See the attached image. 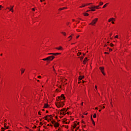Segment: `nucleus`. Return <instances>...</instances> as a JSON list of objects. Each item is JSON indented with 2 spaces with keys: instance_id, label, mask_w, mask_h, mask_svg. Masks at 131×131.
Listing matches in <instances>:
<instances>
[{
  "instance_id": "ddd939ff",
  "label": "nucleus",
  "mask_w": 131,
  "mask_h": 131,
  "mask_svg": "<svg viewBox=\"0 0 131 131\" xmlns=\"http://www.w3.org/2000/svg\"><path fill=\"white\" fill-rule=\"evenodd\" d=\"M91 120L93 124L95 126L96 125L95 121H94V119H93V115H91Z\"/></svg>"
},
{
  "instance_id": "4d7b16f0",
  "label": "nucleus",
  "mask_w": 131,
  "mask_h": 131,
  "mask_svg": "<svg viewBox=\"0 0 131 131\" xmlns=\"http://www.w3.org/2000/svg\"><path fill=\"white\" fill-rule=\"evenodd\" d=\"M102 109H105V106H103L102 107Z\"/></svg>"
},
{
  "instance_id": "bf43d9fd",
  "label": "nucleus",
  "mask_w": 131,
  "mask_h": 131,
  "mask_svg": "<svg viewBox=\"0 0 131 131\" xmlns=\"http://www.w3.org/2000/svg\"><path fill=\"white\" fill-rule=\"evenodd\" d=\"M72 22H74V21H75V19H73L72 20Z\"/></svg>"
},
{
  "instance_id": "79ce46f5",
  "label": "nucleus",
  "mask_w": 131,
  "mask_h": 131,
  "mask_svg": "<svg viewBox=\"0 0 131 131\" xmlns=\"http://www.w3.org/2000/svg\"><path fill=\"white\" fill-rule=\"evenodd\" d=\"M53 71L54 72H56V70H55V68H54V66H53Z\"/></svg>"
},
{
  "instance_id": "6e6552de",
  "label": "nucleus",
  "mask_w": 131,
  "mask_h": 131,
  "mask_svg": "<svg viewBox=\"0 0 131 131\" xmlns=\"http://www.w3.org/2000/svg\"><path fill=\"white\" fill-rule=\"evenodd\" d=\"M93 3H89V4H82L80 6H79V8H84L85 6H90V5H92Z\"/></svg>"
},
{
  "instance_id": "c756f323",
  "label": "nucleus",
  "mask_w": 131,
  "mask_h": 131,
  "mask_svg": "<svg viewBox=\"0 0 131 131\" xmlns=\"http://www.w3.org/2000/svg\"><path fill=\"white\" fill-rule=\"evenodd\" d=\"M97 118V114H94L93 115V118Z\"/></svg>"
},
{
  "instance_id": "37998d69",
  "label": "nucleus",
  "mask_w": 131,
  "mask_h": 131,
  "mask_svg": "<svg viewBox=\"0 0 131 131\" xmlns=\"http://www.w3.org/2000/svg\"><path fill=\"white\" fill-rule=\"evenodd\" d=\"M83 56L80 57V60H83Z\"/></svg>"
},
{
  "instance_id": "b1692460",
  "label": "nucleus",
  "mask_w": 131,
  "mask_h": 131,
  "mask_svg": "<svg viewBox=\"0 0 131 131\" xmlns=\"http://www.w3.org/2000/svg\"><path fill=\"white\" fill-rule=\"evenodd\" d=\"M114 20V18H110L108 20V22H111L112 21H113Z\"/></svg>"
},
{
  "instance_id": "a878e982",
  "label": "nucleus",
  "mask_w": 131,
  "mask_h": 131,
  "mask_svg": "<svg viewBox=\"0 0 131 131\" xmlns=\"http://www.w3.org/2000/svg\"><path fill=\"white\" fill-rule=\"evenodd\" d=\"M72 126L73 127V128H75L76 126H77V124L74 123V125Z\"/></svg>"
},
{
  "instance_id": "cd10ccee",
  "label": "nucleus",
  "mask_w": 131,
  "mask_h": 131,
  "mask_svg": "<svg viewBox=\"0 0 131 131\" xmlns=\"http://www.w3.org/2000/svg\"><path fill=\"white\" fill-rule=\"evenodd\" d=\"M104 4V3L102 2L99 3V6H103V5Z\"/></svg>"
},
{
  "instance_id": "6ab92c4d",
  "label": "nucleus",
  "mask_w": 131,
  "mask_h": 131,
  "mask_svg": "<svg viewBox=\"0 0 131 131\" xmlns=\"http://www.w3.org/2000/svg\"><path fill=\"white\" fill-rule=\"evenodd\" d=\"M54 127H58L59 126V123H55L54 124Z\"/></svg>"
},
{
  "instance_id": "0eeeda50",
  "label": "nucleus",
  "mask_w": 131,
  "mask_h": 131,
  "mask_svg": "<svg viewBox=\"0 0 131 131\" xmlns=\"http://www.w3.org/2000/svg\"><path fill=\"white\" fill-rule=\"evenodd\" d=\"M48 61H53L55 59V56H51L47 57Z\"/></svg>"
},
{
  "instance_id": "473e14b6",
  "label": "nucleus",
  "mask_w": 131,
  "mask_h": 131,
  "mask_svg": "<svg viewBox=\"0 0 131 131\" xmlns=\"http://www.w3.org/2000/svg\"><path fill=\"white\" fill-rule=\"evenodd\" d=\"M107 49H109V52H112L113 50L111 49V48H109V47H107Z\"/></svg>"
},
{
  "instance_id": "aec40b11",
  "label": "nucleus",
  "mask_w": 131,
  "mask_h": 131,
  "mask_svg": "<svg viewBox=\"0 0 131 131\" xmlns=\"http://www.w3.org/2000/svg\"><path fill=\"white\" fill-rule=\"evenodd\" d=\"M66 9H67V7H62L61 8H59L58 9V11H63V10H65Z\"/></svg>"
},
{
  "instance_id": "338daca9",
  "label": "nucleus",
  "mask_w": 131,
  "mask_h": 131,
  "mask_svg": "<svg viewBox=\"0 0 131 131\" xmlns=\"http://www.w3.org/2000/svg\"><path fill=\"white\" fill-rule=\"evenodd\" d=\"M114 23H115L114 21H112V24H114Z\"/></svg>"
},
{
  "instance_id": "09e8293b",
  "label": "nucleus",
  "mask_w": 131,
  "mask_h": 131,
  "mask_svg": "<svg viewBox=\"0 0 131 131\" xmlns=\"http://www.w3.org/2000/svg\"><path fill=\"white\" fill-rule=\"evenodd\" d=\"M81 106H83V102H81Z\"/></svg>"
},
{
  "instance_id": "49530a36",
  "label": "nucleus",
  "mask_w": 131,
  "mask_h": 131,
  "mask_svg": "<svg viewBox=\"0 0 131 131\" xmlns=\"http://www.w3.org/2000/svg\"><path fill=\"white\" fill-rule=\"evenodd\" d=\"M33 128H36V125H34V126L33 127Z\"/></svg>"
},
{
  "instance_id": "774afa93",
  "label": "nucleus",
  "mask_w": 131,
  "mask_h": 131,
  "mask_svg": "<svg viewBox=\"0 0 131 131\" xmlns=\"http://www.w3.org/2000/svg\"><path fill=\"white\" fill-rule=\"evenodd\" d=\"M78 37H79V35L77 36L76 37V38H78Z\"/></svg>"
},
{
  "instance_id": "5fc2aeb1",
  "label": "nucleus",
  "mask_w": 131,
  "mask_h": 131,
  "mask_svg": "<svg viewBox=\"0 0 131 131\" xmlns=\"http://www.w3.org/2000/svg\"><path fill=\"white\" fill-rule=\"evenodd\" d=\"M40 2L41 3H42V2H45V0H40Z\"/></svg>"
},
{
  "instance_id": "5701e85b",
  "label": "nucleus",
  "mask_w": 131,
  "mask_h": 131,
  "mask_svg": "<svg viewBox=\"0 0 131 131\" xmlns=\"http://www.w3.org/2000/svg\"><path fill=\"white\" fill-rule=\"evenodd\" d=\"M6 125H7V123H4V127H5L6 129H9V126H7Z\"/></svg>"
},
{
  "instance_id": "ea45409f",
  "label": "nucleus",
  "mask_w": 131,
  "mask_h": 131,
  "mask_svg": "<svg viewBox=\"0 0 131 131\" xmlns=\"http://www.w3.org/2000/svg\"><path fill=\"white\" fill-rule=\"evenodd\" d=\"M104 54H105V55H109V53L106 52H104Z\"/></svg>"
},
{
  "instance_id": "58836bf2",
  "label": "nucleus",
  "mask_w": 131,
  "mask_h": 131,
  "mask_svg": "<svg viewBox=\"0 0 131 131\" xmlns=\"http://www.w3.org/2000/svg\"><path fill=\"white\" fill-rule=\"evenodd\" d=\"M1 129H2V130L1 131H5V128H4V127H2L1 128Z\"/></svg>"
},
{
  "instance_id": "f257e3e1",
  "label": "nucleus",
  "mask_w": 131,
  "mask_h": 131,
  "mask_svg": "<svg viewBox=\"0 0 131 131\" xmlns=\"http://www.w3.org/2000/svg\"><path fill=\"white\" fill-rule=\"evenodd\" d=\"M64 102H65V101H63V100L60 101L59 102H56L55 105L56 107H57V108H62V107H63V106L65 105L64 104Z\"/></svg>"
},
{
  "instance_id": "69168bd1",
  "label": "nucleus",
  "mask_w": 131,
  "mask_h": 131,
  "mask_svg": "<svg viewBox=\"0 0 131 131\" xmlns=\"http://www.w3.org/2000/svg\"><path fill=\"white\" fill-rule=\"evenodd\" d=\"M66 128H68V125L66 126Z\"/></svg>"
},
{
  "instance_id": "c85d7f7f",
  "label": "nucleus",
  "mask_w": 131,
  "mask_h": 131,
  "mask_svg": "<svg viewBox=\"0 0 131 131\" xmlns=\"http://www.w3.org/2000/svg\"><path fill=\"white\" fill-rule=\"evenodd\" d=\"M42 60V61H48V57H47L46 58H43Z\"/></svg>"
},
{
  "instance_id": "3c124183",
  "label": "nucleus",
  "mask_w": 131,
  "mask_h": 131,
  "mask_svg": "<svg viewBox=\"0 0 131 131\" xmlns=\"http://www.w3.org/2000/svg\"><path fill=\"white\" fill-rule=\"evenodd\" d=\"M38 78H41V76H38Z\"/></svg>"
},
{
  "instance_id": "20e7f679",
  "label": "nucleus",
  "mask_w": 131,
  "mask_h": 131,
  "mask_svg": "<svg viewBox=\"0 0 131 131\" xmlns=\"http://www.w3.org/2000/svg\"><path fill=\"white\" fill-rule=\"evenodd\" d=\"M61 112L62 113H60V114H62V115H66V112H67V110H66V108H62Z\"/></svg>"
},
{
  "instance_id": "052dcab7",
  "label": "nucleus",
  "mask_w": 131,
  "mask_h": 131,
  "mask_svg": "<svg viewBox=\"0 0 131 131\" xmlns=\"http://www.w3.org/2000/svg\"><path fill=\"white\" fill-rule=\"evenodd\" d=\"M40 125H42V122H40Z\"/></svg>"
},
{
  "instance_id": "9b49d317",
  "label": "nucleus",
  "mask_w": 131,
  "mask_h": 131,
  "mask_svg": "<svg viewBox=\"0 0 131 131\" xmlns=\"http://www.w3.org/2000/svg\"><path fill=\"white\" fill-rule=\"evenodd\" d=\"M49 117H52V115H47L44 118H42V119H45V120H48Z\"/></svg>"
},
{
  "instance_id": "603ef678",
  "label": "nucleus",
  "mask_w": 131,
  "mask_h": 131,
  "mask_svg": "<svg viewBox=\"0 0 131 131\" xmlns=\"http://www.w3.org/2000/svg\"><path fill=\"white\" fill-rule=\"evenodd\" d=\"M110 37L112 36V33H111L110 34Z\"/></svg>"
},
{
  "instance_id": "8fccbe9b",
  "label": "nucleus",
  "mask_w": 131,
  "mask_h": 131,
  "mask_svg": "<svg viewBox=\"0 0 131 131\" xmlns=\"http://www.w3.org/2000/svg\"><path fill=\"white\" fill-rule=\"evenodd\" d=\"M80 23V21L79 20L77 21V24H78Z\"/></svg>"
},
{
  "instance_id": "f8f14e48",
  "label": "nucleus",
  "mask_w": 131,
  "mask_h": 131,
  "mask_svg": "<svg viewBox=\"0 0 131 131\" xmlns=\"http://www.w3.org/2000/svg\"><path fill=\"white\" fill-rule=\"evenodd\" d=\"M49 55H53L54 56H59V55H61L60 53H49Z\"/></svg>"
},
{
  "instance_id": "72a5a7b5",
  "label": "nucleus",
  "mask_w": 131,
  "mask_h": 131,
  "mask_svg": "<svg viewBox=\"0 0 131 131\" xmlns=\"http://www.w3.org/2000/svg\"><path fill=\"white\" fill-rule=\"evenodd\" d=\"M110 47H114V45L113 43H111L110 44Z\"/></svg>"
},
{
  "instance_id": "a18cd8bd",
  "label": "nucleus",
  "mask_w": 131,
  "mask_h": 131,
  "mask_svg": "<svg viewBox=\"0 0 131 131\" xmlns=\"http://www.w3.org/2000/svg\"><path fill=\"white\" fill-rule=\"evenodd\" d=\"M32 11H33V12H34V11H35V9L32 8Z\"/></svg>"
},
{
  "instance_id": "6e6d98bb",
  "label": "nucleus",
  "mask_w": 131,
  "mask_h": 131,
  "mask_svg": "<svg viewBox=\"0 0 131 131\" xmlns=\"http://www.w3.org/2000/svg\"><path fill=\"white\" fill-rule=\"evenodd\" d=\"M84 115H88V113H84Z\"/></svg>"
},
{
  "instance_id": "f03ea898",
  "label": "nucleus",
  "mask_w": 131,
  "mask_h": 131,
  "mask_svg": "<svg viewBox=\"0 0 131 131\" xmlns=\"http://www.w3.org/2000/svg\"><path fill=\"white\" fill-rule=\"evenodd\" d=\"M56 101H65V96L64 94H61L60 96H58L56 98Z\"/></svg>"
},
{
  "instance_id": "de8ad7c7",
  "label": "nucleus",
  "mask_w": 131,
  "mask_h": 131,
  "mask_svg": "<svg viewBox=\"0 0 131 131\" xmlns=\"http://www.w3.org/2000/svg\"><path fill=\"white\" fill-rule=\"evenodd\" d=\"M73 129H74V128H73V127L72 126V127H71V130L73 131Z\"/></svg>"
},
{
  "instance_id": "e2e57ef3",
  "label": "nucleus",
  "mask_w": 131,
  "mask_h": 131,
  "mask_svg": "<svg viewBox=\"0 0 131 131\" xmlns=\"http://www.w3.org/2000/svg\"><path fill=\"white\" fill-rule=\"evenodd\" d=\"M2 5H0V10H2Z\"/></svg>"
},
{
  "instance_id": "a211bd4d",
  "label": "nucleus",
  "mask_w": 131,
  "mask_h": 131,
  "mask_svg": "<svg viewBox=\"0 0 131 131\" xmlns=\"http://www.w3.org/2000/svg\"><path fill=\"white\" fill-rule=\"evenodd\" d=\"M56 50H58V51H62L63 50V48L61 46H60L58 48H56Z\"/></svg>"
},
{
  "instance_id": "7ed1b4c3",
  "label": "nucleus",
  "mask_w": 131,
  "mask_h": 131,
  "mask_svg": "<svg viewBox=\"0 0 131 131\" xmlns=\"http://www.w3.org/2000/svg\"><path fill=\"white\" fill-rule=\"evenodd\" d=\"M97 22H98V18H96L93 19L92 21L89 24V25H95V24H97Z\"/></svg>"
},
{
  "instance_id": "c03bdc74",
  "label": "nucleus",
  "mask_w": 131,
  "mask_h": 131,
  "mask_svg": "<svg viewBox=\"0 0 131 131\" xmlns=\"http://www.w3.org/2000/svg\"><path fill=\"white\" fill-rule=\"evenodd\" d=\"M109 43H110V42H109V41H107V43H106V45H107V46H109Z\"/></svg>"
},
{
  "instance_id": "1a4fd4ad",
  "label": "nucleus",
  "mask_w": 131,
  "mask_h": 131,
  "mask_svg": "<svg viewBox=\"0 0 131 131\" xmlns=\"http://www.w3.org/2000/svg\"><path fill=\"white\" fill-rule=\"evenodd\" d=\"M89 8L90 9L91 12H95V11H96V8H95V6L89 7Z\"/></svg>"
},
{
  "instance_id": "4c0bfd02",
  "label": "nucleus",
  "mask_w": 131,
  "mask_h": 131,
  "mask_svg": "<svg viewBox=\"0 0 131 131\" xmlns=\"http://www.w3.org/2000/svg\"><path fill=\"white\" fill-rule=\"evenodd\" d=\"M38 114L39 115H41V112L39 111V112H38Z\"/></svg>"
},
{
  "instance_id": "393cba45",
  "label": "nucleus",
  "mask_w": 131,
  "mask_h": 131,
  "mask_svg": "<svg viewBox=\"0 0 131 131\" xmlns=\"http://www.w3.org/2000/svg\"><path fill=\"white\" fill-rule=\"evenodd\" d=\"M89 13H86V12H84L83 13V15L85 16V17H88V16H89Z\"/></svg>"
},
{
  "instance_id": "c9c22d12",
  "label": "nucleus",
  "mask_w": 131,
  "mask_h": 131,
  "mask_svg": "<svg viewBox=\"0 0 131 131\" xmlns=\"http://www.w3.org/2000/svg\"><path fill=\"white\" fill-rule=\"evenodd\" d=\"M76 31H77V32H81V31L78 29L76 30Z\"/></svg>"
},
{
  "instance_id": "412c9836",
  "label": "nucleus",
  "mask_w": 131,
  "mask_h": 131,
  "mask_svg": "<svg viewBox=\"0 0 131 131\" xmlns=\"http://www.w3.org/2000/svg\"><path fill=\"white\" fill-rule=\"evenodd\" d=\"M20 71H21V74H23V73H24V72H25V69H21Z\"/></svg>"
},
{
  "instance_id": "4468645a",
  "label": "nucleus",
  "mask_w": 131,
  "mask_h": 131,
  "mask_svg": "<svg viewBox=\"0 0 131 131\" xmlns=\"http://www.w3.org/2000/svg\"><path fill=\"white\" fill-rule=\"evenodd\" d=\"M60 33L63 35V36H66L67 35V33L64 31L60 32Z\"/></svg>"
},
{
  "instance_id": "a19ab883",
  "label": "nucleus",
  "mask_w": 131,
  "mask_h": 131,
  "mask_svg": "<svg viewBox=\"0 0 131 131\" xmlns=\"http://www.w3.org/2000/svg\"><path fill=\"white\" fill-rule=\"evenodd\" d=\"M115 38H118V35H116L115 36Z\"/></svg>"
},
{
  "instance_id": "dca6fc26",
  "label": "nucleus",
  "mask_w": 131,
  "mask_h": 131,
  "mask_svg": "<svg viewBox=\"0 0 131 131\" xmlns=\"http://www.w3.org/2000/svg\"><path fill=\"white\" fill-rule=\"evenodd\" d=\"M73 36H74V34H72L70 36H69L68 37V38L69 39H70L69 40H71V39H72V37H73Z\"/></svg>"
},
{
  "instance_id": "13d9d810",
  "label": "nucleus",
  "mask_w": 131,
  "mask_h": 131,
  "mask_svg": "<svg viewBox=\"0 0 131 131\" xmlns=\"http://www.w3.org/2000/svg\"><path fill=\"white\" fill-rule=\"evenodd\" d=\"M79 126L77 127L76 128V130H77V129H79Z\"/></svg>"
},
{
  "instance_id": "e433bc0d",
  "label": "nucleus",
  "mask_w": 131,
  "mask_h": 131,
  "mask_svg": "<svg viewBox=\"0 0 131 131\" xmlns=\"http://www.w3.org/2000/svg\"><path fill=\"white\" fill-rule=\"evenodd\" d=\"M66 24H67V26H68V25H69L70 24H71V23H70V22L68 21Z\"/></svg>"
},
{
  "instance_id": "2f4dec72",
  "label": "nucleus",
  "mask_w": 131,
  "mask_h": 131,
  "mask_svg": "<svg viewBox=\"0 0 131 131\" xmlns=\"http://www.w3.org/2000/svg\"><path fill=\"white\" fill-rule=\"evenodd\" d=\"M95 89H96V92H97V91H98V86H97V85H96L95 86Z\"/></svg>"
},
{
  "instance_id": "2eb2a0df",
  "label": "nucleus",
  "mask_w": 131,
  "mask_h": 131,
  "mask_svg": "<svg viewBox=\"0 0 131 131\" xmlns=\"http://www.w3.org/2000/svg\"><path fill=\"white\" fill-rule=\"evenodd\" d=\"M83 78H84V76H79L78 78L79 81H80V80H81L82 79H83Z\"/></svg>"
},
{
  "instance_id": "7c9ffc66",
  "label": "nucleus",
  "mask_w": 131,
  "mask_h": 131,
  "mask_svg": "<svg viewBox=\"0 0 131 131\" xmlns=\"http://www.w3.org/2000/svg\"><path fill=\"white\" fill-rule=\"evenodd\" d=\"M80 55H81V52H78V53L77 54V56H80Z\"/></svg>"
},
{
  "instance_id": "423d86ee",
  "label": "nucleus",
  "mask_w": 131,
  "mask_h": 131,
  "mask_svg": "<svg viewBox=\"0 0 131 131\" xmlns=\"http://www.w3.org/2000/svg\"><path fill=\"white\" fill-rule=\"evenodd\" d=\"M6 9L7 10H9L10 11L12 12V13H14V6H10V8L7 7Z\"/></svg>"
},
{
  "instance_id": "680f3d73",
  "label": "nucleus",
  "mask_w": 131,
  "mask_h": 131,
  "mask_svg": "<svg viewBox=\"0 0 131 131\" xmlns=\"http://www.w3.org/2000/svg\"><path fill=\"white\" fill-rule=\"evenodd\" d=\"M79 125V122H77V125Z\"/></svg>"
},
{
  "instance_id": "f704fd0d",
  "label": "nucleus",
  "mask_w": 131,
  "mask_h": 131,
  "mask_svg": "<svg viewBox=\"0 0 131 131\" xmlns=\"http://www.w3.org/2000/svg\"><path fill=\"white\" fill-rule=\"evenodd\" d=\"M51 123H52V124H55V123H56V122L55 121H52Z\"/></svg>"
},
{
  "instance_id": "bb28decb",
  "label": "nucleus",
  "mask_w": 131,
  "mask_h": 131,
  "mask_svg": "<svg viewBox=\"0 0 131 131\" xmlns=\"http://www.w3.org/2000/svg\"><path fill=\"white\" fill-rule=\"evenodd\" d=\"M108 5H109V3H106L102 7V9H104L105 8H106V7H107L108 6Z\"/></svg>"
},
{
  "instance_id": "39448f33",
  "label": "nucleus",
  "mask_w": 131,
  "mask_h": 131,
  "mask_svg": "<svg viewBox=\"0 0 131 131\" xmlns=\"http://www.w3.org/2000/svg\"><path fill=\"white\" fill-rule=\"evenodd\" d=\"M99 70H100L101 73H102V74H103L104 76H105V75H106V74H105V72H104V67H99Z\"/></svg>"
},
{
  "instance_id": "9d476101",
  "label": "nucleus",
  "mask_w": 131,
  "mask_h": 131,
  "mask_svg": "<svg viewBox=\"0 0 131 131\" xmlns=\"http://www.w3.org/2000/svg\"><path fill=\"white\" fill-rule=\"evenodd\" d=\"M89 61V60L88 59V57H85L83 61V64L84 65H85V64H86V62H88Z\"/></svg>"
},
{
  "instance_id": "4be33fe9",
  "label": "nucleus",
  "mask_w": 131,
  "mask_h": 131,
  "mask_svg": "<svg viewBox=\"0 0 131 131\" xmlns=\"http://www.w3.org/2000/svg\"><path fill=\"white\" fill-rule=\"evenodd\" d=\"M94 7H95V9H96L97 10H100V9H101V7H100V6H99V5L97 6H95Z\"/></svg>"
},
{
  "instance_id": "f3484780",
  "label": "nucleus",
  "mask_w": 131,
  "mask_h": 131,
  "mask_svg": "<svg viewBox=\"0 0 131 131\" xmlns=\"http://www.w3.org/2000/svg\"><path fill=\"white\" fill-rule=\"evenodd\" d=\"M49 107H50V106L49 105V104L45 103L44 104V106L43 107V108H49Z\"/></svg>"
},
{
  "instance_id": "864d4df0",
  "label": "nucleus",
  "mask_w": 131,
  "mask_h": 131,
  "mask_svg": "<svg viewBox=\"0 0 131 131\" xmlns=\"http://www.w3.org/2000/svg\"><path fill=\"white\" fill-rule=\"evenodd\" d=\"M107 44H105V45H104V47L106 48V47H107Z\"/></svg>"
},
{
  "instance_id": "0e129e2a",
  "label": "nucleus",
  "mask_w": 131,
  "mask_h": 131,
  "mask_svg": "<svg viewBox=\"0 0 131 131\" xmlns=\"http://www.w3.org/2000/svg\"><path fill=\"white\" fill-rule=\"evenodd\" d=\"M82 126V127H85V125H83Z\"/></svg>"
}]
</instances>
